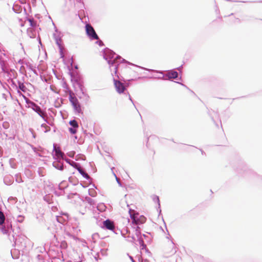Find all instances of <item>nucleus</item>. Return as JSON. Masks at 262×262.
I'll return each instance as SVG.
<instances>
[{
  "label": "nucleus",
  "instance_id": "9d476101",
  "mask_svg": "<svg viewBox=\"0 0 262 262\" xmlns=\"http://www.w3.org/2000/svg\"><path fill=\"white\" fill-rule=\"evenodd\" d=\"M70 124L74 128H78V124L76 121L75 120H71L69 122Z\"/></svg>",
  "mask_w": 262,
  "mask_h": 262
},
{
  "label": "nucleus",
  "instance_id": "4468645a",
  "mask_svg": "<svg viewBox=\"0 0 262 262\" xmlns=\"http://www.w3.org/2000/svg\"><path fill=\"white\" fill-rule=\"evenodd\" d=\"M19 87L20 88V89L21 90H22L23 91L25 92V90H26V87L24 85V84L21 83V84H20L19 85Z\"/></svg>",
  "mask_w": 262,
  "mask_h": 262
},
{
  "label": "nucleus",
  "instance_id": "423d86ee",
  "mask_svg": "<svg viewBox=\"0 0 262 262\" xmlns=\"http://www.w3.org/2000/svg\"><path fill=\"white\" fill-rule=\"evenodd\" d=\"M54 149L56 153V156L57 157V158H63V156L64 155L63 153L61 151L59 147L56 148L55 146H54Z\"/></svg>",
  "mask_w": 262,
  "mask_h": 262
},
{
  "label": "nucleus",
  "instance_id": "0eeeda50",
  "mask_svg": "<svg viewBox=\"0 0 262 262\" xmlns=\"http://www.w3.org/2000/svg\"><path fill=\"white\" fill-rule=\"evenodd\" d=\"M168 77L169 78H176L178 77V73L176 71H172L168 73Z\"/></svg>",
  "mask_w": 262,
  "mask_h": 262
},
{
  "label": "nucleus",
  "instance_id": "f3484780",
  "mask_svg": "<svg viewBox=\"0 0 262 262\" xmlns=\"http://www.w3.org/2000/svg\"><path fill=\"white\" fill-rule=\"evenodd\" d=\"M60 170H62L63 169V166H61L60 167Z\"/></svg>",
  "mask_w": 262,
  "mask_h": 262
},
{
  "label": "nucleus",
  "instance_id": "dca6fc26",
  "mask_svg": "<svg viewBox=\"0 0 262 262\" xmlns=\"http://www.w3.org/2000/svg\"><path fill=\"white\" fill-rule=\"evenodd\" d=\"M29 21H30L31 26H34V24H33L34 21L33 19H30Z\"/></svg>",
  "mask_w": 262,
  "mask_h": 262
},
{
  "label": "nucleus",
  "instance_id": "6e6552de",
  "mask_svg": "<svg viewBox=\"0 0 262 262\" xmlns=\"http://www.w3.org/2000/svg\"><path fill=\"white\" fill-rule=\"evenodd\" d=\"M78 171L85 178H87V179H89V176L86 173H85L81 168V167L79 166L77 169Z\"/></svg>",
  "mask_w": 262,
  "mask_h": 262
},
{
  "label": "nucleus",
  "instance_id": "39448f33",
  "mask_svg": "<svg viewBox=\"0 0 262 262\" xmlns=\"http://www.w3.org/2000/svg\"><path fill=\"white\" fill-rule=\"evenodd\" d=\"M103 225L108 230H113L115 228L113 222L109 220L104 221Z\"/></svg>",
  "mask_w": 262,
  "mask_h": 262
},
{
  "label": "nucleus",
  "instance_id": "1a4fd4ad",
  "mask_svg": "<svg viewBox=\"0 0 262 262\" xmlns=\"http://www.w3.org/2000/svg\"><path fill=\"white\" fill-rule=\"evenodd\" d=\"M5 220V216L4 213L0 211V225H2L4 224Z\"/></svg>",
  "mask_w": 262,
  "mask_h": 262
},
{
  "label": "nucleus",
  "instance_id": "f8f14e48",
  "mask_svg": "<svg viewBox=\"0 0 262 262\" xmlns=\"http://www.w3.org/2000/svg\"><path fill=\"white\" fill-rule=\"evenodd\" d=\"M69 131L72 134H75L77 132V128H69Z\"/></svg>",
  "mask_w": 262,
  "mask_h": 262
},
{
  "label": "nucleus",
  "instance_id": "7ed1b4c3",
  "mask_svg": "<svg viewBox=\"0 0 262 262\" xmlns=\"http://www.w3.org/2000/svg\"><path fill=\"white\" fill-rule=\"evenodd\" d=\"M86 34L92 39H98L99 37L97 35L94 29L90 24H86L85 26Z\"/></svg>",
  "mask_w": 262,
  "mask_h": 262
},
{
  "label": "nucleus",
  "instance_id": "ddd939ff",
  "mask_svg": "<svg viewBox=\"0 0 262 262\" xmlns=\"http://www.w3.org/2000/svg\"><path fill=\"white\" fill-rule=\"evenodd\" d=\"M70 165H72L73 167L76 168V169H77L80 166L78 164L73 161L70 163Z\"/></svg>",
  "mask_w": 262,
  "mask_h": 262
},
{
  "label": "nucleus",
  "instance_id": "f03ea898",
  "mask_svg": "<svg viewBox=\"0 0 262 262\" xmlns=\"http://www.w3.org/2000/svg\"><path fill=\"white\" fill-rule=\"evenodd\" d=\"M69 100L75 110L78 113H80L81 111L80 105L73 93H70Z\"/></svg>",
  "mask_w": 262,
  "mask_h": 262
},
{
  "label": "nucleus",
  "instance_id": "2eb2a0df",
  "mask_svg": "<svg viewBox=\"0 0 262 262\" xmlns=\"http://www.w3.org/2000/svg\"><path fill=\"white\" fill-rule=\"evenodd\" d=\"M61 246L66 248L67 247V244L65 241H63L61 244Z\"/></svg>",
  "mask_w": 262,
  "mask_h": 262
},
{
  "label": "nucleus",
  "instance_id": "f257e3e1",
  "mask_svg": "<svg viewBox=\"0 0 262 262\" xmlns=\"http://www.w3.org/2000/svg\"><path fill=\"white\" fill-rule=\"evenodd\" d=\"M129 213L133 224L136 225L142 224L146 221V219L144 216L140 215L138 213L136 212L134 210L130 209L129 210Z\"/></svg>",
  "mask_w": 262,
  "mask_h": 262
},
{
  "label": "nucleus",
  "instance_id": "a211bd4d",
  "mask_svg": "<svg viewBox=\"0 0 262 262\" xmlns=\"http://www.w3.org/2000/svg\"><path fill=\"white\" fill-rule=\"evenodd\" d=\"M117 68H115V73H116H116H117Z\"/></svg>",
  "mask_w": 262,
  "mask_h": 262
},
{
  "label": "nucleus",
  "instance_id": "20e7f679",
  "mask_svg": "<svg viewBox=\"0 0 262 262\" xmlns=\"http://www.w3.org/2000/svg\"><path fill=\"white\" fill-rule=\"evenodd\" d=\"M113 81L116 91L119 94L123 93L125 90V88L123 83L119 80L115 79H114Z\"/></svg>",
  "mask_w": 262,
  "mask_h": 262
},
{
  "label": "nucleus",
  "instance_id": "9b49d317",
  "mask_svg": "<svg viewBox=\"0 0 262 262\" xmlns=\"http://www.w3.org/2000/svg\"><path fill=\"white\" fill-rule=\"evenodd\" d=\"M35 111L40 116L42 117L44 115V113L42 111L40 107L37 106Z\"/></svg>",
  "mask_w": 262,
  "mask_h": 262
}]
</instances>
